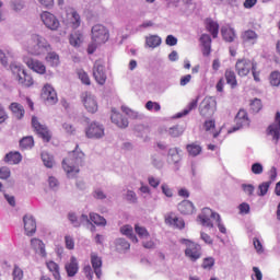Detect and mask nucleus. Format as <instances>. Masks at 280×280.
Segmentation results:
<instances>
[{"mask_svg": "<svg viewBox=\"0 0 280 280\" xmlns=\"http://www.w3.org/2000/svg\"><path fill=\"white\" fill-rule=\"evenodd\" d=\"M88 139H102L104 137V125L94 121L91 122L85 129Z\"/></svg>", "mask_w": 280, "mask_h": 280, "instance_id": "4468645a", "label": "nucleus"}, {"mask_svg": "<svg viewBox=\"0 0 280 280\" xmlns=\"http://www.w3.org/2000/svg\"><path fill=\"white\" fill-rule=\"evenodd\" d=\"M116 248L117 250H130V243L126 238H117Z\"/></svg>", "mask_w": 280, "mask_h": 280, "instance_id": "de8ad7c7", "label": "nucleus"}, {"mask_svg": "<svg viewBox=\"0 0 280 280\" xmlns=\"http://www.w3.org/2000/svg\"><path fill=\"white\" fill-rule=\"evenodd\" d=\"M32 126L35 132H37V135H39L44 141L49 142L51 140V133L49 132V129H47V126L40 124L38 117H32Z\"/></svg>", "mask_w": 280, "mask_h": 280, "instance_id": "2eb2a0df", "label": "nucleus"}, {"mask_svg": "<svg viewBox=\"0 0 280 280\" xmlns=\"http://www.w3.org/2000/svg\"><path fill=\"white\" fill-rule=\"evenodd\" d=\"M47 183L51 191H58V189H60V182L55 176H49Z\"/></svg>", "mask_w": 280, "mask_h": 280, "instance_id": "49530a36", "label": "nucleus"}, {"mask_svg": "<svg viewBox=\"0 0 280 280\" xmlns=\"http://www.w3.org/2000/svg\"><path fill=\"white\" fill-rule=\"evenodd\" d=\"M161 43H163V40L159 35H149L145 37V46L151 49H156V47H160Z\"/></svg>", "mask_w": 280, "mask_h": 280, "instance_id": "72a5a7b5", "label": "nucleus"}, {"mask_svg": "<svg viewBox=\"0 0 280 280\" xmlns=\"http://www.w3.org/2000/svg\"><path fill=\"white\" fill-rule=\"evenodd\" d=\"M125 198L131 205H136V202L138 200L137 192H135V190H131V189L127 190Z\"/></svg>", "mask_w": 280, "mask_h": 280, "instance_id": "603ef678", "label": "nucleus"}, {"mask_svg": "<svg viewBox=\"0 0 280 280\" xmlns=\"http://www.w3.org/2000/svg\"><path fill=\"white\" fill-rule=\"evenodd\" d=\"M148 183L150 187H153V189H156L161 185V178L154 177V176H149L148 177Z\"/></svg>", "mask_w": 280, "mask_h": 280, "instance_id": "0e129e2a", "label": "nucleus"}, {"mask_svg": "<svg viewBox=\"0 0 280 280\" xmlns=\"http://www.w3.org/2000/svg\"><path fill=\"white\" fill-rule=\"evenodd\" d=\"M203 130L208 132L209 135H212L213 139H218L220 137V131L215 130V120L208 119L203 124Z\"/></svg>", "mask_w": 280, "mask_h": 280, "instance_id": "c756f323", "label": "nucleus"}, {"mask_svg": "<svg viewBox=\"0 0 280 280\" xmlns=\"http://www.w3.org/2000/svg\"><path fill=\"white\" fill-rule=\"evenodd\" d=\"M235 122L236 127H234L232 130H229V132H237L240 128H246L250 126V120L248 119V114L246 113V110H238L235 117Z\"/></svg>", "mask_w": 280, "mask_h": 280, "instance_id": "a211bd4d", "label": "nucleus"}, {"mask_svg": "<svg viewBox=\"0 0 280 280\" xmlns=\"http://www.w3.org/2000/svg\"><path fill=\"white\" fill-rule=\"evenodd\" d=\"M4 161L10 163V165H19L23 161V156L19 152H10L4 156Z\"/></svg>", "mask_w": 280, "mask_h": 280, "instance_id": "f704fd0d", "label": "nucleus"}, {"mask_svg": "<svg viewBox=\"0 0 280 280\" xmlns=\"http://www.w3.org/2000/svg\"><path fill=\"white\" fill-rule=\"evenodd\" d=\"M78 75L83 84H86L88 86L91 84V79L84 70H79Z\"/></svg>", "mask_w": 280, "mask_h": 280, "instance_id": "13d9d810", "label": "nucleus"}, {"mask_svg": "<svg viewBox=\"0 0 280 280\" xmlns=\"http://www.w3.org/2000/svg\"><path fill=\"white\" fill-rule=\"evenodd\" d=\"M20 148L22 150H32V148H34V138L24 137L22 140H20Z\"/></svg>", "mask_w": 280, "mask_h": 280, "instance_id": "37998d69", "label": "nucleus"}, {"mask_svg": "<svg viewBox=\"0 0 280 280\" xmlns=\"http://www.w3.org/2000/svg\"><path fill=\"white\" fill-rule=\"evenodd\" d=\"M112 122L115 124V126H117L118 128H128V119L124 118V116H121L119 114V112H117V109L113 108L112 109Z\"/></svg>", "mask_w": 280, "mask_h": 280, "instance_id": "393cba45", "label": "nucleus"}, {"mask_svg": "<svg viewBox=\"0 0 280 280\" xmlns=\"http://www.w3.org/2000/svg\"><path fill=\"white\" fill-rule=\"evenodd\" d=\"M90 261L92 264V269L97 279H102V257L95 252L90 254Z\"/></svg>", "mask_w": 280, "mask_h": 280, "instance_id": "aec40b11", "label": "nucleus"}, {"mask_svg": "<svg viewBox=\"0 0 280 280\" xmlns=\"http://www.w3.org/2000/svg\"><path fill=\"white\" fill-rule=\"evenodd\" d=\"M31 247L39 257L47 258V250L45 249V243L39 238L31 240Z\"/></svg>", "mask_w": 280, "mask_h": 280, "instance_id": "5701e85b", "label": "nucleus"}, {"mask_svg": "<svg viewBox=\"0 0 280 280\" xmlns=\"http://www.w3.org/2000/svg\"><path fill=\"white\" fill-rule=\"evenodd\" d=\"M65 245L67 250H74L75 248V240L71 235L65 236Z\"/></svg>", "mask_w": 280, "mask_h": 280, "instance_id": "3c124183", "label": "nucleus"}, {"mask_svg": "<svg viewBox=\"0 0 280 280\" xmlns=\"http://www.w3.org/2000/svg\"><path fill=\"white\" fill-rule=\"evenodd\" d=\"M250 110H253V113H259L261 110V100L259 98H254L250 104Z\"/></svg>", "mask_w": 280, "mask_h": 280, "instance_id": "5fc2aeb1", "label": "nucleus"}, {"mask_svg": "<svg viewBox=\"0 0 280 280\" xmlns=\"http://www.w3.org/2000/svg\"><path fill=\"white\" fill-rule=\"evenodd\" d=\"M81 102L88 113H91L92 115H95L97 113L100 105L97 103V96L93 94L92 92H83L81 94Z\"/></svg>", "mask_w": 280, "mask_h": 280, "instance_id": "0eeeda50", "label": "nucleus"}, {"mask_svg": "<svg viewBox=\"0 0 280 280\" xmlns=\"http://www.w3.org/2000/svg\"><path fill=\"white\" fill-rule=\"evenodd\" d=\"M223 40H226V43H233L235 38L237 37V34L235 33V28L224 26L221 28Z\"/></svg>", "mask_w": 280, "mask_h": 280, "instance_id": "c85d7f7f", "label": "nucleus"}, {"mask_svg": "<svg viewBox=\"0 0 280 280\" xmlns=\"http://www.w3.org/2000/svg\"><path fill=\"white\" fill-rule=\"evenodd\" d=\"M235 71L240 78H246L248 73H253L255 82H259V69L257 68V61L247 58L237 59L235 63Z\"/></svg>", "mask_w": 280, "mask_h": 280, "instance_id": "20e7f679", "label": "nucleus"}, {"mask_svg": "<svg viewBox=\"0 0 280 280\" xmlns=\"http://www.w3.org/2000/svg\"><path fill=\"white\" fill-rule=\"evenodd\" d=\"M145 108L147 110H154L155 113H159V110H161V104L149 101L145 103Z\"/></svg>", "mask_w": 280, "mask_h": 280, "instance_id": "4d7b16f0", "label": "nucleus"}, {"mask_svg": "<svg viewBox=\"0 0 280 280\" xmlns=\"http://www.w3.org/2000/svg\"><path fill=\"white\" fill-rule=\"evenodd\" d=\"M46 268L49 270V272H51L55 280H62V276L60 275V265H58L56 261H46Z\"/></svg>", "mask_w": 280, "mask_h": 280, "instance_id": "a878e982", "label": "nucleus"}, {"mask_svg": "<svg viewBox=\"0 0 280 280\" xmlns=\"http://www.w3.org/2000/svg\"><path fill=\"white\" fill-rule=\"evenodd\" d=\"M40 21L47 30H50V32H58L60 28V20H58V18L49 11H44L40 13Z\"/></svg>", "mask_w": 280, "mask_h": 280, "instance_id": "6e6552de", "label": "nucleus"}, {"mask_svg": "<svg viewBox=\"0 0 280 280\" xmlns=\"http://www.w3.org/2000/svg\"><path fill=\"white\" fill-rule=\"evenodd\" d=\"M13 280H23V269H21L19 266H15L13 268Z\"/></svg>", "mask_w": 280, "mask_h": 280, "instance_id": "69168bd1", "label": "nucleus"}, {"mask_svg": "<svg viewBox=\"0 0 280 280\" xmlns=\"http://www.w3.org/2000/svg\"><path fill=\"white\" fill-rule=\"evenodd\" d=\"M25 65L34 71L35 73H38L39 75H45L47 73V67L43 61L34 58H28L24 60Z\"/></svg>", "mask_w": 280, "mask_h": 280, "instance_id": "f3484780", "label": "nucleus"}, {"mask_svg": "<svg viewBox=\"0 0 280 280\" xmlns=\"http://www.w3.org/2000/svg\"><path fill=\"white\" fill-rule=\"evenodd\" d=\"M84 152L77 144L75 149L69 152L68 156L62 161V167L68 178H75L80 174V167L84 165Z\"/></svg>", "mask_w": 280, "mask_h": 280, "instance_id": "f257e3e1", "label": "nucleus"}, {"mask_svg": "<svg viewBox=\"0 0 280 280\" xmlns=\"http://www.w3.org/2000/svg\"><path fill=\"white\" fill-rule=\"evenodd\" d=\"M241 40L245 47H254L259 40V34L254 30H245L241 33Z\"/></svg>", "mask_w": 280, "mask_h": 280, "instance_id": "dca6fc26", "label": "nucleus"}, {"mask_svg": "<svg viewBox=\"0 0 280 280\" xmlns=\"http://www.w3.org/2000/svg\"><path fill=\"white\" fill-rule=\"evenodd\" d=\"M46 54L47 56L45 57V60L50 67H58V65H60V56H58L56 51L49 50Z\"/></svg>", "mask_w": 280, "mask_h": 280, "instance_id": "4c0bfd02", "label": "nucleus"}, {"mask_svg": "<svg viewBox=\"0 0 280 280\" xmlns=\"http://www.w3.org/2000/svg\"><path fill=\"white\" fill-rule=\"evenodd\" d=\"M177 209L182 215H191L196 213V206L189 200H183L178 203Z\"/></svg>", "mask_w": 280, "mask_h": 280, "instance_id": "4be33fe9", "label": "nucleus"}, {"mask_svg": "<svg viewBox=\"0 0 280 280\" xmlns=\"http://www.w3.org/2000/svg\"><path fill=\"white\" fill-rule=\"evenodd\" d=\"M93 272L95 271L93 270V267H91V265H85L83 267V273L85 275L86 279L93 280Z\"/></svg>", "mask_w": 280, "mask_h": 280, "instance_id": "338daca9", "label": "nucleus"}, {"mask_svg": "<svg viewBox=\"0 0 280 280\" xmlns=\"http://www.w3.org/2000/svg\"><path fill=\"white\" fill-rule=\"evenodd\" d=\"M10 110L14 115L15 119H23V117H25V108L19 103H12L10 105Z\"/></svg>", "mask_w": 280, "mask_h": 280, "instance_id": "473e14b6", "label": "nucleus"}, {"mask_svg": "<svg viewBox=\"0 0 280 280\" xmlns=\"http://www.w3.org/2000/svg\"><path fill=\"white\" fill-rule=\"evenodd\" d=\"M165 222L170 224V226H175V229H185V221L174 214H168L165 218Z\"/></svg>", "mask_w": 280, "mask_h": 280, "instance_id": "cd10ccee", "label": "nucleus"}, {"mask_svg": "<svg viewBox=\"0 0 280 280\" xmlns=\"http://www.w3.org/2000/svg\"><path fill=\"white\" fill-rule=\"evenodd\" d=\"M242 189L246 196H253L255 194V186L253 184H242Z\"/></svg>", "mask_w": 280, "mask_h": 280, "instance_id": "e2e57ef3", "label": "nucleus"}, {"mask_svg": "<svg viewBox=\"0 0 280 280\" xmlns=\"http://www.w3.org/2000/svg\"><path fill=\"white\" fill-rule=\"evenodd\" d=\"M200 43L202 45L203 56H210L211 54V36L209 34H202L200 37Z\"/></svg>", "mask_w": 280, "mask_h": 280, "instance_id": "7c9ffc66", "label": "nucleus"}, {"mask_svg": "<svg viewBox=\"0 0 280 280\" xmlns=\"http://www.w3.org/2000/svg\"><path fill=\"white\" fill-rule=\"evenodd\" d=\"M168 161L171 163H178V161H180V150H178V148L168 150Z\"/></svg>", "mask_w": 280, "mask_h": 280, "instance_id": "c03bdc74", "label": "nucleus"}, {"mask_svg": "<svg viewBox=\"0 0 280 280\" xmlns=\"http://www.w3.org/2000/svg\"><path fill=\"white\" fill-rule=\"evenodd\" d=\"M179 242L185 246V257L189 261H198L202 257V246L200 244L187 238H182Z\"/></svg>", "mask_w": 280, "mask_h": 280, "instance_id": "423d86ee", "label": "nucleus"}, {"mask_svg": "<svg viewBox=\"0 0 280 280\" xmlns=\"http://www.w3.org/2000/svg\"><path fill=\"white\" fill-rule=\"evenodd\" d=\"M40 159L43 161V164L45 167H48V170H51L54 165H56V161L54 160V155L49 154V152L43 151L40 154Z\"/></svg>", "mask_w": 280, "mask_h": 280, "instance_id": "e433bc0d", "label": "nucleus"}, {"mask_svg": "<svg viewBox=\"0 0 280 280\" xmlns=\"http://www.w3.org/2000/svg\"><path fill=\"white\" fill-rule=\"evenodd\" d=\"M90 222L96 224V226H106V219L95 212L90 213Z\"/></svg>", "mask_w": 280, "mask_h": 280, "instance_id": "a19ab883", "label": "nucleus"}, {"mask_svg": "<svg viewBox=\"0 0 280 280\" xmlns=\"http://www.w3.org/2000/svg\"><path fill=\"white\" fill-rule=\"evenodd\" d=\"M120 233L122 235H126V237H129V240H131L133 244L139 243V238H137V235H135V232L131 225H124L122 228H120Z\"/></svg>", "mask_w": 280, "mask_h": 280, "instance_id": "c9c22d12", "label": "nucleus"}, {"mask_svg": "<svg viewBox=\"0 0 280 280\" xmlns=\"http://www.w3.org/2000/svg\"><path fill=\"white\" fill-rule=\"evenodd\" d=\"M135 231L137 233V235L140 237V240H150V232H148V230L141 225H136L135 226Z\"/></svg>", "mask_w": 280, "mask_h": 280, "instance_id": "a18cd8bd", "label": "nucleus"}, {"mask_svg": "<svg viewBox=\"0 0 280 280\" xmlns=\"http://www.w3.org/2000/svg\"><path fill=\"white\" fill-rule=\"evenodd\" d=\"M42 100H44L47 106H54L58 104V93L54 89L52 84L46 83L42 89Z\"/></svg>", "mask_w": 280, "mask_h": 280, "instance_id": "9b49d317", "label": "nucleus"}, {"mask_svg": "<svg viewBox=\"0 0 280 280\" xmlns=\"http://www.w3.org/2000/svg\"><path fill=\"white\" fill-rule=\"evenodd\" d=\"M268 135L272 137L275 143H279L280 139V113L277 112L275 122L268 128Z\"/></svg>", "mask_w": 280, "mask_h": 280, "instance_id": "6ab92c4d", "label": "nucleus"}, {"mask_svg": "<svg viewBox=\"0 0 280 280\" xmlns=\"http://www.w3.org/2000/svg\"><path fill=\"white\" fill-rule=\"evenodd\" d=\"M198 107V100H192L183 112L176 114V118L180 119V117L187 116L188 113H191L195 108Z\"/></svg>", "mask_w": 280, "mask_h": 280, "instance_id": "58836bf2", "label": "nucleus"}, {"mask_svg": "<svg viewBox=\"0 0 280 280\" xmlns=\"http://www.w3.org/2000/svg\"><path fill=\"white\" fill-rule=\"evenodd\" d=\"M108 38H110V34L107 27L101 24H96L92 27L93 43L104 45V43H107Z\"/></svg>", "mask_w": 280, "mask_h": 280, "instance_id": "9d476101", "label": "nucleus"}, {"mask_svg": "<svg viewBox=\"0 0 280 280\" xmlns=\"http://www.w3.org/2000/svg\"><path fill=\"white\" fill-rule=\"evenodd\" d=\"M253 272H254V275H252L253 280L264 279V275L261 273V270H259V267H253Z\"/></svg>", "mask_w": 280, "mask_h": 280, "instance_id": "774afa93", "label": "nucleus"}, {"mask_svg": "<svg viewBox=\"0 0 280 280\" xmlns=\"http://www.w3.org/2000/svg\"><path fill=\"white\" fill-rule=\"evenodd\" d=\"M121 110L122 113H125V115H128V117H130L131 119H141V114H139V112L132 110L127 106H121Z\"/></svg>", "mask_w": 280, "mask_h": 280, "instance_id": "09e8293b", "label": "nucleus"}, {"mask_svg": "<svg viewBox=\"0 0 280 280\" xmlns=\"http://www.w3.org/2000/svg\"><path fill=\"white\" fill-rule=\"evenodd\" d=\"M65 25L70 30H78L82 25V18L75 9H69L66 13V19L63 20Z\"/></svg>", "mask_w": 280, "mask_h": 280, "instance_id": "f8f14e48", "label": "nucleus"}, {"mask_svg": "<svg viewBox=\"0 0 280 280\" xmlns=\"http://www.w3.org/2000/svg\"><path fill=\"white\" fill-rule=\"evenodd\" d=\"M23 8H25V2L23 0H13L12 1V10H14V12H21V10H23Z\"/></svg>", "mask_w": 280, "mask_h": 280, "instance_id": "680f3d73", "label": "nucleus"}, {"mask_svg": "<svg viewBox=\"0 0 280 280\" xmlns=\"http://www.w3.org/2000/svg\"><path fill=\"white\" fill-rule=\"evenodd\" d=\"M211 220L215 221L220 233L226 234V228L224 226V223H222V218L218 212H213L211 208H203L201 213L198 215V222L202 226H207V229H213V222Z\"/></svg>", "mask_w": 280, "mask_h": 280, "instance_id": "7ed1b4c3", "label": "nucleus"}, {"mask_svg": "<svg viewBox=\"0 0 280 280\" xmlns=\"http://www.w3.org/2000/svg\"><path fill=\"white\" fill-rule=\"evenodd\" d=\"M61 128L67 135H75V127H73L71 122H63Z\"/></svg>", "mask_w": 280, "mask_h": 280, "instance_id": "bf43d9fd", "label": "nucleus"}, {"mask_svg": "<svg viewBox=\"0 0 280 280\" xmlns=\"http://www.w3.org/2000/svg\"><path fill=\"white\" fill-rule=\"evenodd\" d=\"M93 77L97 84H100L101 86H104V84H106V69L104 68V62L102 60L95 61L93 67Z\"/></svg>", "mask_w": 280, "mask_h": 280, "instance_id": "ddd939ff", "label": "nucleus"}, {"mask_svg": "<svg viewBox=\"0 0 280 280\" xmlns=\"http://www.w3.org/2000/svg\"><path fill=\"white\" fill-rule=\"evenodd\" d=\"M215 108V98L212 96H207L202 100V102L199 105V113L201 117H213Z\"/></svg>", "mask_w": 280, "mask_h": 280, "instance_id": "1a4fd4ad", "label": "nucleus"}, {"mask_svg": "<svg viewBox=\"0 0 280 280\" xmlns=\"http://www.w3.org/2000/svg\"><path fill=\"white\" fill-rule=\"evenodd\" d=\"M23 47L31 56H45L47 52L51 51L49 40L38 33L31 34Z\"/></svg>", "mask_w": 280, "mask_h": 280, "instance_id": "f03ea898", "label": "nucleus"}, {"mask_svg": "<svg viewBox=\"0 0 280 280\" xmlns=\"http://www.w3.org/2000/svg\"><path fill=\"white\" fill-rule=\"evenodd\" d=\"M215 266V258L213 257H206L203 258L201 268H203V270H211V268Z\"/></svg>", "mask_w": 280, "mask_h": 280, "instance_id": "8fccbe9b", "label": "nucleus"}, {"mask_svg": "<svg viewBox=\"0 0 280 280\" xmlns=\"http://www.w3.org/2000/svg\"><path fill=\"white\" fill-rule=\"evenodd\" d=\"M10 69L20 86H23L24 89L34 86V78L32 74H27L23 65L13 62L11 63Z\"/></svg>", "mask_w": 280, "mask_h": 280, "instance_id": "39448f33", "label": "nucleus"}, {"mask_svg": "<svg viewBox=\"0 0 280 280\" xmlns=\"http://www.w3.org/2000/svg\"><path fill=\"white\" fill-rule=\"evenodd\" d=\"M271 182H265L258 186L259 194L258 196H266L268 194V189H270Z\"/></svg>", "mask_w": 280, "mask_h": 280, "instance_id": "052dcab7", "label": "nucleus"}, {"mask_svg": "<svg viewBox=\"0 0 280 280\" xmlns=\"http://www.w3.org/2000/svg\"><path fill=\"white\" fill-rule=\"evenodd\" d=\"M69 43L72 47H81L82 43H84V34L80 31H75L74 33L70 34Z\"/></svg>", "mask_w": 280, "mask_h": 280, "instance_id": "bb28decb", "label": "nucleus"}, {"mask_svg": "<svg viewBox=\"0 0 280 280\" xmlns=\"http://www.w3.org/2000/svg\"><path fill=\"white\" fill-rule=\"evenodd\" d=\"M65 270L68 277H75L80 270V264L78 262V258L75 256H71L70 260L66 262Z\"/></svg>", "mask_w": 280, "mask_h": 280, "instance_id": "412c9836", "label": "nucleus"}, {"mask_svg": "<svg viewBox=\"0 0 280 280\" xmlns=\"http://www.w3.org/2000/svg\"><path fill=\"white\" fill-rule=\"evenodd\" d=\"M23 222L26 235H33L34 233H36V220L34 219V217L26 214L23 218Z\"/></svg>", "mask_w": 280, "mask_h": 280, "instance_id": "b1692460", "label": "nucleus"}, {"mask_svg": "<svg viewBox=\"0 0 280 280\" xmlns=\"http://www.w3.org/2000/svg\"><path fill=\"white\" fill-rule=\"evenodd\" d=\"M68 220L72 224V226H80V218H78V214H75V212H69Z\"/></svg>", "mask_w": 280, "mask_h": 280, "instance_id": "6e6d98bb", "label": "nucleus"}, {"mask_svg": "<svg viewBox=\"0 0 280 280\" xmlns=\"http://www.w3.org/2000/svg\"><path fill=\"white\" fill-rule=\"evenodd\" d=\"M270 84H271V86H280V72L279 71L271 72Z\"/></svg>", "mask_w": 280, "mask_h": 280, "instance_id": "864d4df0", "label": "nucleus"}, {"mask_svg": "<svg viewBox=\"0 0 280 280\" xmlns=\"http://www.w3.org/2000/svg\"><path fill=\"white\" fill-rule=\"evenodd\" d=\"M225 80L226 83L232 86V89H235V86H237V77L235 75V72L233 70H225Z\"/></svg>", "mask_w": 280, "mask_h": 280, "instance_id": "79ce46f5", "label": "nucleus"}, {"mask_svg": "<svg viewBox=\"0 0 280 280\" xmlns=\"http://www.w3.org/2000/svg\"><path fill=\"white\" fill-rule=\"evenodd\" d=\"M206 28L208 32L211 33V36L213 38H218V34L220 32V24H218V22H215L211 19H207L206 20Z\"/></svg>", "mask_w": 280, "mask_h": 280, "instance_id": "2f4dec72", "label": "nucleus"}, {"mask_svg": "<svg viewBox=\"0 0 280 280\" xmlns=\"http://www.w3.org/2000/svg\"><path fill=\"white\" fill-rule=\"evenodd\" d=\"M186 150L189 156H198L202 152V147L194 142V143L187 144Z\"/></svg>", "mask_w": 280, "mask_h": 280, "instance_id": "ea45409f", "label": "nucleus"}]
</instances>
